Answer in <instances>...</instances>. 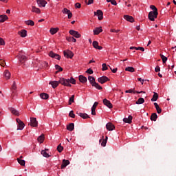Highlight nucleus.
Instances as JSON below:
<instances>
[{
    "label": "nucleus",
    "instance_id": "0eeeda50",
    "mask_svg": "<svg viewBox=\"0 0 176 176\" xmlns=\"http://www.w3.org/2000/svg\"><path fill=\"white\" fill-rule=\"evenodd\" d=\"M98 81L99 83H101V85H104V83H107V82L109 81V78L105 76H102L98 78Z\"/></svg>",
    "mask_w": 176,
    "mask_h": 176
},
{
    "label": "nucleus",
    "instance_id": "9d476101",
    "mask_svg": "<svg viewBox=\"0 0 176 176\" xmlns=\"http://www.w3.org/2000/svg\"><path fill=\"white\" fill-rule=\"evenodd\" d=\"M69 34H70V35H72V36H74V38H80V36H82V35L79 33V32L78 31H75V30H69Z\"/></svg>",
    "mask_w": 176,
    "mask_h": 176
},
{
    "label": "nucleus",
    "instance_id": "20e7f679",
    "mask_svg": "<svg viewBox=\"0 0 176 176\" xmlns=\"http://www.w3.org/2000/svg\"><path fill=\"white\" fill-rule=\"evenodd\" d=\"M63 54L64 57H65L66 58H73L74 56V52L69 50L63 51Z\"/></svg>",
    "mask_w": 176,
    "mask_h": 176
},
{
    "label": "nucleus",
    "instance_id": "c9c22d12",
    "mask_svg": "<svg viewBox=\"0 0 176 176\" xmlns=\"http://www.w3.org/2000/svg\"><path fill=\"white\" fill-rule=\"evenodd\" d=\"M38 142L40 144H43V141H45V135H41L38 138H37Z\"/></svg>",
    "mask_w": 176,
    "mask_h": 176
},
{
    "label": "nucleus",
    "instance_id": "4be33fe9",
    "mask_svg": "<svg viewBox=\"0 0 176 176\" xmlns=\"http://www.w3.org/2000/svg\"><path fill=\"white\" fill-rule=\"evenodd\" d=\"M59 30L60 29L58 28H51L50 30V32L51 35H54L55 34H57V32H58Z\"/></svg>",
    "mask_w": 176,
    "mask_h": 176
},
{
    "label": "nucleus",
    "instance_id": "2f4dec72",
    "mask_svg": "<svg viewBox=\"0 0 176 176\" xmlns=\"http://www.w3.org/2000/svg\"><path fill=\"white\" fill-rule=\"evenodd\" d=\"M40 97L42 98V100H47L49 98V94L46 93H42L40 94Z\"/></svg>",
    "mask_w": 176,
    "mask_h": 176
},
{
    "label": "nucleus",
    "instance_id": "8fccbe9b",
    "mask_svg": "<svg viewBox=\"0 0 176 176\" xmlns=\"http://www.w3.org/2000/svg\"><path fill=\"white\" fill-rule=\"evenodd\" d=\"M64 149V147L61 146V144H59L57 147V151L59 152V153H61L63 152V150Z\"/></svg>",
    "mask_w": 176,
    "mask_h": 176
},
{
    "label": "nucleus",
    "instance_id": "4c0bfd02",
    "mask_svg": "<svg viewBox=\"0 0 176 176\" xmlns=\"http://www.w3.org/2000/svg\"><path fill=\"white\" fill-rule=\"evenodd\" d=\"M66 41L68 42H74V43H76V38L69 36V37H66Z\"/></svg>",
    "mask_w": 176,
    "mask_h": 176
},
{
    "label": "nucleus",
    "instance_id": "69168bd1",
    "mask_svg": "<svg viewBox=\"0 0 176 176\" xmlns=\"http://www.w3.org/2000/svg\"><path fill=\"white\" fill-rule=\"evenodd\" d=\"M110 32H116V34H118V32H120V30L111 29Z\"/></svg>",
    "mask_w": 176,
    "mask_h": 176
},
{
    "label": "nucleus",
    "instance_id": "2eb2a0df",
    "mask_svg": "<svg viewBox=\"0 0 176 176\" xmlns=\"http://www.w3.org/2000/svg\"><path fill=\"white\" fill-rule=\"evenodd\" d=\"M107 141H108V136H105V139H104V136H102V139L99 140V142H101L102 146H107Z\"/></svg>",
    "mask_w": 176,
    "mask_h": 176
},
{
    "label": "nucleus",
    "instance_id": "603ef678",
    "mask_svg": "<svg viewBox=\"0 0 176 176\" xmlns=\"http://www.w3.org/2000/svg\"><path fill=\"white\" fill-rule=\"evenodd\" d=\"M70 12L71 10H68L67 8H64L62 10V13H63L64 14H68Z\"/></svg>",
    "mask_w": 176,
    "mask_h": 176
},
{
    "label": "nucleus",
    "instance_id": "5fc2aeb1",
    "mask_svg": "<svg viewBox=\"0 0 176 176\" xmlns=\"http://www.w3.org/2000/svg\"><path fill=\"white\" fill-rule=\"evenodd\" d=\"M102 71H107L108 69V67L107 66V64H105V63H103L102 65Z\"/></svg>",
    "mask_w": 176,
    "mask_h": 176
},
{
    "label": "nucleus",
    "instance_id": "bf43d9fd",
    "mask_svg": "<svg viewBox=\"0 0 176 176\" xmlns=\"http://www.w3.org/2000/svg\"><path fill=\"white\" fill-rule=\"evenodd\" d=\"M0 65L1 67H5V65H6V62H5L4 60H0Z\"/></svg>",
    "mask_w": 176,
    "mask_h": 176
},
{
    "label": "nucleus",
    "instance_id": "4d7b16f0",
    "mask_svg": "<svg viewBox=\"0 0 176 176\" xmlns=\"http://www.w3.org/2000/svg\"><path fill=\"white\" fill-rule=\"evenodd\" d=\"M0 46H5V40L0 37Z\"/></svg>",
    "mask_w": 176,
    "mask_h": 176
},
{
    "label": "nucleus",
    "instance_id": "a18cd8bd",
    "mask_svg": "<svg viewBox=\"0 0 176 176\" xmlns=\"http://www.w3.org/2000/svg\"><path fill=\"white\" fill-rule=\"evenodd\" d=\"M55 69H56V72H62L63 71V67H61L60 65H55Z\"/></svg>",
    "mask_w": 176,
    "mask_h": 176
},
{
    "label": "nucleus",
    "instance_id": "c85d7f7f",
    "mask_svg": "<svg viewBox=\"0 0 176 176\" xmlns=\"http://www.w3.org/2000/svg\"><path fill=\"white\" fill-rule=\"evenodd\" d=\"M8 19H9V17L6 14L0 15V23H5Z\"/></svg>",
    "mask_w": 176,
    "mask_h": 176
},
{
    "label": "nucleus",
    "instance_id": "58836bf2",
    "mask_svg": "<svg viewBox=\"0 0 176 176\" xmlns=\"http://www.w3.org/2000/svg\"><path fill=\"white\" fill-rule=\"evenodd\" d=\"M75 95H72L69 99V105H72V102H75Z\"/></svg>",
    "mask_w": 176,
    "mask_h": 176
},
{
    "label": "nucleus",
    "instance_id": "6e6d98bb",
    "mask_svg": "<svg viewBox=\"0 0 176 176\" xmlns=\"http://www.w3.org/2000/svg\"><path fill=\"white\" fill-rule=\"evenodd\" d=\"M150 9L153 10V12H157V8L153 5L150 6Z\"/></svg>",
    "mask_w": 176,
    "mask_h": 176
},
{
    "label": "nucleus",
    "instance_id": "e433bc0d",
    "mask_svg": "<svg viewBox=\"0 0 176 176\" xmlns=\"http://www.w3.org/2000/svg\"><path fill=\"white\" fill-rule=\"evenodd\" d=\"M4 76L6 79H10V72L8 70H5L4 72Z\"/></svg>",
    "mask_w": 176,
    "mask_h": 176
},
{
    "label": "nucleus",
    "instance_id": "72a5a7b5",
    "mask_svg": "<svg viewBox=\"0 0 176 176\" xmlns=\"http://www.w3.org/2000/svg\"><path fill=\"white\" fill-rule=\"evenodd\" d=\"M157 98H159V94L157 93L154 92L153 98H151V101L153 102L155 101H157Z\"/></svg>",
    "mask_w": 176,
    "mask_h": 176
},
{
    "label": "nucleus",
    "instance_id": "de8ad7c7",
    "mask_svg": "<svg viewBox=\"0 0 176 176\" xmlns=\"http://www.w3.org/2000/svg\"><path fill=\"white\" fill-rule=\"evenodd\" d=\"M12 91H17V85H16V81L13 82V84L12 85V88H11Z\"/></svg>",
    "mask_w": 176,
    "mask_h": 176
},
{
    "label": "nucleus",
    "instance_id": "79ce46f5",
    "mask_svg": "<svg viewBox=\"0 0 176 176\" xmlns=\"http://www.w3.org/2000/svg\"><path fill=\"white\" fill-rule=\"evenodd\" d=\"M41 155H43V156L44 157H50V155H49V153H47V152L46 151H41Z\"/></svg>",
    "mask_w": 176,
    "mask_h": 176
},
{
    "label": "nucleus",
    "instance_id": "5701e85b",
    "mask_svg": "<svg viewBox=\"0 0 176 176\" xmlns=\"http://www.w3.org/2000/svg\"><path fill=\"white\" fill-rule=\"evenodd\" d=\"M100 32H102V27L96 28L95 30H94V35H98Z\"/></svg>",
    "mask_w": 176,
    "mask_h": 176
},
{
    "label": "nucleus",
    "instance_id": "49530a36",
    "mask_svg": "<svg viewBox=\"0 0 176 176\" xmlns=\"http://www.w3.org/2000/svg\"><path fill=\"white\" fill-rule=\"evenodd\" d=\"M160 57H161V58H162V63H163L164 64H166V63L167 62V57L163 55V54H160Z\"/></svg>",
    "mask_w": 176,
    "mask_h": 176
},
{
    "label": "nucleus",
    "instance_id": "a211bd4d",
    "mask_svg": "<svg viewBox=\"0 0 176 176\" xmlns=\"http://www.w3.org/2000/svg\"><path fill=\"white\" fill-rule=\"evenodd\" d=\"M77 115L82 118V119H89L90 116L87 115L86 113H80V112H77Z\"/></svg>",
    "mask_w": 176,
    "mask_h": 176
},
{
    "label": "nucleus",
    "instance_id": "bb28decb",
    "mask_svg": "<svg viewBox=\"0 0 176 176\" xmlns=\"http://www.w3.org/2000/svg\"><path fill=\"white\" fill-rule=\"evenodd\" d=\"M78 79L81 83H86L87 82V78L83 75H80Z\"/></svg>",
    "mask_w": 176,
    "mask_h": 176
},
{
    "label": "nucleus",
    "instance_id": "f257e3e1",
    "mask_svg": "<svg viewBox=\"0 0 176 176\" xmlns=\"http://www.w3.org/2000/svg\"><path fill=\"white\" fill-rule=\"evenodd\" d=\"M88 80L93 87H96V89L98 90H102V87H101V85H100L98 83L96 82V78H94V77L91 76H88Z\"/></svg>",
    "mask_w": 176,
    "mask_h": 176
},
{
    "label": "nucleus",
    "instance_id": "393cba45",
    "mask_svg": "<svg viewBox=\"0 0 176 176\" xmlns=\"http://www.w3.org/2000/svg\"><path fill=\"white\" fill-rule=\"evenodd\" d=\"M132 120H133V116H129L128 118H124L123 119V122L124 123H129V124L131 123Z\"/></svg>",
    "mask_w": 176,
    "mask_h": 176
},
{
    "label": "nucleus",
    "instance_id": "aec40b11",
    "mask_svg": "<svg viewBox=\"0 0 176 176\" xmlns=\"http://www.w3.org/2000/svg\"><path fill=\"white\" fill-rule=\"evenodd\" d=\"M124 20L129 21V23H134V18L130 15H124Z\"/></svg>",
    "mask_w": 176,
    "mask_h": 176
},
{
    "label": "nucleus",
    "instance_id": "cd10ccee",
    "mask_svg": "<svg viewBox=\"0 0 176 176\" xmlns=\"http://www.w3.org/2000/svg\"><path fill=\"white\" fill-rule=\"evenodd\" d=\"M74 129L75 124L74 123H70L68 125H67V130H68V131H74Z\"/></svg>",
    "mask_w": 176,
    "mask_h": 176
},
{
    "label": "nucleus",
    "instance_id": "09e8293b",
    "mask_svg": "<svg viewBox=\"0 0 176 176\" xmlns=\"http://www.w3.org/2000/svg\"><path fill=\"white\" fill-rule=\"evenodd\" d=\"M69 83H72V85H76V80L73 77H71L70 79H69Z\"/></svg>",
    "mask_w": 176,
    "mask_h": 176
},
{
    "label": "nucleus",
    "instance_id": "ea45409f",
    "mask_svg": "<svg viewBox=\"0 0 176 176\" xmlns=\"http://www.w3.org/2000/svg\"><path fill=\"white\" fill-rule=\"evenodd\" d=\"M157 119V114L155 113H153L151 116V120L153 122H156V120Z\"/></svg>",
    "mask_w": 176,
    "mask_h": 176
},
{
    "label": "nucleus",
    "instance_id": "b1692460",
    "mask_svg": "<svg viewBox=\"0 0 176 176\" xmlns=\"http://www.w3.org/2000/svg\"><path fill=\"white\" fill-rule=\"evenodd\" d=\"M18 34L21 36V38H25L27 36V30H21V31L18 32Z\"/></svg>",
    "mask_w": 176,
    "mask_h": 176
},
{
    "label": "nucleus",
    "instance_id": "c03bdc74",
    "mask_svg": "<svg viewBox=\"0 0 176 176\" xmlns=\"http://www.w3.org/2000/svg\"><path fill=\"white\" fill-rule=\"evenodd\" d=\"M144 102H145V100L144 99V98H140L136 101V104H144Z\"/></svg>",
    "mask_w": 176,
    "mask_h": 176
},
{
    "label": "nucleus",
    "instance_id": "052dcab7",
    "mask_svg": "<svg viewBox=\"0 0 176 176\" xmlns=\"http://www.w3.org/2000/svg\"><path fill=\"white\" fill-rule=\"evenodd\" d=\"M86 74H89V75H92L93 74V69H91V68L88 69L86 72Z\"/></svg>",
    "mask_w": 176,
    "mask_h": 176
},
{
    "label": "nucleus",
    "instance_id": "1a4fd4ad",
    "mask_svg": "<svg viewBox=\"0 0 176 176\" xmlns=\"http://www.w3.org/2000/svg\"><path fill=\"white\" fill-rule=\"evenodd\" d=\"M30 125L31 127H38V121L36 120V118H30Z\"/></svg>",
    "mask_w": 176,
    "mask_h": 176
},
{
    "label": "nucleus",
    "instance_id": "680f3d73",
    "mask_svg": "<svg viewBox=\"0 0 176 176\" xmlns=\"http://www.w3.org/2000/svg\"><path fill=\"white\" fill-rule=\"evenodd\" d=\"M98 105V102H95L94 104H93L91 109H96L97 108Z\"/></svg>",
    "mask_w": 176,
    "mask_h": 176
},
{
    "label": "nucleus",
    "instance_id": "37998d69",
    "mask_svg": "<svg viewBox=\"0 0 176 176\" xmlns=\"http://www.w3.org/2000/svg\"><path fill=\"white\" fill-rule=\"evenodd\" d=\"M17 161H18V163H19V164L21 166H25V161L24 160L17 158Z\"/></svg>",
    "mask_w": 176,
    "mask_h": 176
},
{
    "label": "nucleus",
    "instance_id": "13d9d810",
    "mask_svg": "<svg viewBox=\"0 0 176 176\" xmlns=\"http://www.w3.org/2000/svg\"><path fill=\"white\" fill-rule=\"evenodd\" d=\"M42 65L44 68H49V63L47 62H43Z\"/></svg>",
    "mask_w": 176,
    "mask_h": 176
},
{
    "label": "nucleus",
    "instance_id": "6ab92c4d",
    "mask_svg": "<svg viewBox=\"0 0 176 176\" xmlns=\"http://www.w3.org/2000/svg\"><path fill=\"white\" fill-rule=\"evenodd\" d=\"M92 45L94 49H97L98 50H102V47L98 45V41H93Z\"/></svg>",
    "mask_w": 176,
    "mask_h": 176
},
{
    "label": "nucleus",
    "instance_id": "c756f323",
    "mask_svg": "<svg viewBox=\"0 0 176 176\" xmlns=\"http://www.w3.org/2000/svg\"><path fill=\"white\" fill-rule=\"evenodd\" d=\"M32 12L33 13H36L37 14H40L41 13V9L35 7V6H32Z\"/></svg>",
    "mask_w": 176,
    "mask_h": 176
},
{
    "label": "nucleus",
    "instance_id": "f8f14e48",
    "mask_svg": "<svg viewBox=\"0 0 176 176\" xmlns=\"http://www.w3.org/2000/svg\"><path fill=\"white\" fill-rule=\"evenodd\" d=\"M49 56H50V57H52V58H56V60H61V56L59 54H57L53 52V51H51L49 53Z\"/></svg>",
    "mask_w": 176,
    "mask_h": 176
},
{
    "label": "nucleus",
    "instance_id": "39448f33",
    "mask_svg": "<svg viewBox=\"0 0 176 176\" xmlns=\"http://www.w3.org/2000/svg\"><path fill=\"white\" fill-rule=\"evenodd\" d=\"M18 60L21 64H24V63H25V60H27V56H25V55H23L22 52H20L18 55Z\"/></svg>",
    "mask_w": 176,
    "mask_h": 176
},
{
    "label": "nucleus",
    "instance_id": "3c124183",
    "mask_svg": "<svg viewBox=\"0 0 176 176\" xmlns=\"http://www.w3.org/2000/svg\"><path fill=\"white\" fill-rule=\"evenodd\" d=\"M107 2H110L111 5H114V6H116V5H118L116 0H107Z\"/></svg>",
    "mask_w": 176,
    "mask_h": 176
},
{
    "label": "nucleus",
    "instance_id": "338daca9",
    "mask_svg": "<svg viewBox=\"0 0 176 176\" xmlns=\"http://www.w3.org/2000/svg\"><path fill=\"white\" fill-rule=\"evenodd\" d=\"M110 69L113 72V74H116V72H118V68L112 69V67H110Z\"/></svg>",
    "mask_w": 176,
    "mask_h": 176
},
{
    "label": "nucleus",
    "instance_id": "7ed1b4c3",
    "mask_svg": "<svg viewBox=\"0 0 176 176\" xmlns=\"http://www.w3.org/2000/svg\"><path fill=\"white\" fill-rule=\"evenodd\" d=\"M157 14H159V12L157 11H151L148 13V19L151 21H155V19H157Z\"/></svg>",
    "mask_w": 176,
    "mask_h": 176
},
{
    "label": "nucleus",
    "instance_id": "a878e982",
    "mask_svg": "<svg viewBox=\"0 0 176 176\" xmlns=\"http://www.w3.org/2000/svg\"><path fill=\"white\" fill-rule=\"evenodd\" d=\"M69 164V160H63L61 164V168H65Z\"/></svg>",
    "mask_w": 176,
    "mask_h": 176
},
{
    "label": "nucleus",
    "instance_id": "423d86ee",
    "mask_svg": "<svg viewBox=\"0 0 176 176\" xmlns=\"http://www.w3.org/2000/svg\"><path fill=\"white\" fill-rule=\"evenodd\" d=\"M16 122L18 123V128L17 130H23L24 127H25V124L20 118H16Z\"/></svg>",
    "mask_w": 176,
    "mask_h": 176
},
{
    "label": "nucleus",
    "instance_id": "f704fd0d",
    "mask_svg": "<svg viewBox=\"0 0 176 176\" xmlns=\"http://www.w3.org/2000/svg\"><path fill=\"white\" fill-rule=\"evenodd\" d=\"M26 25H31V27H34L35 25V23L32 20H28L25 22Z\"/></svg>",
    "mask_w": 176,
    "mask_h": 176
},
{
    "label": "nucleus",
    "instance_id": "473e14b6",
    "mask_svg": "<svg viewBox=\"0 0 176 176\" xmlns=\"http://www.w3.org/2000/svg\"><path fill=\"white\" fill-rule=\"evenodd\" d=\"M154 107H155L157 113H162V109L159 107V104L157 102L154 103Z\"/></svg>",
    "mask_w": 176,
    "mask_h": 176
},
{
    "label": "nucleus",
    "instance_id": "a19ab883",
    "mask_svg": "<svg viewBox=\"0 0 176 176\" xmlns=\"http://www.w3.org/2000/svg\"><path fill=\"white\" fill-rule=\"evenodd\" d=\"M125 71H128V72H135V69L133 67H127L125 68Z\"/></svg>",
    "mask_w": 176,
    "mask_h": 176
},
{
    "label": "nucleus",
    "instance_id": "f3484780",
    "mask_svg": "<svg viewBox=\"0 0 176 176\" xmlns=\"http://www.w3.org/2000/svg\"><path fill=\"white\" fill-rule=\"evenodd\" d=\"M125 93H130L131 94H135V93H137L138 94H141L142 93H145V91H134V89H129V90H126L125 91Z\"/></svg>",
    "mask_w": 176,
    "mask_h": 176
},
{
    "label": "nucleus",
    "instance_id": "0e129e2a",
    "mask_svg": "<svg viewBox=\"0 0 176 176\" xmlns=\"http://www.w3.org/2000/svg\"><path fill=\"white\" fill-rule=\"evenodd\" d=\"M80 8H81V5H80V3H75V8L76 9H80Z\"/></svg>",
    "mask_w": 176,
    "mask_h": 176
},
{
    "label": "nucleus",
    "instance_id": "4468645a",
    "mask_svg": "<svg viewBox=\"0 0 176 176\" xmlns=\"http://www.w3.org/2000/svg\"><path fill=\"white\" fill-rule=\"evenodd\" d=\"M106 129H107V130H108V131H112L115 130V125H113V124H112V122H108L106 124Z\"/></svg>",
    "mask_w": 176,
    "mask_h": 176
},
{
    "label": "nucleus",
    "instance_id": "864d4df0",
    "mask_svg": "<svg viewBox=\"0 0 176 176\" xmlns=\"http://www.w3.org/2000/svg\"><path fill=\"white\" fill-rule=\"evenodd\" d=\"M69 116L70 118H72V119H75V113H74V111H70L69 113Z\"/></svg>",
    "mask_w": 176,
    "mask_h": 176
},
{
    "label": "nucleus",
    "instance_id": "7c9ffc66",
    "mask_svg": "<svg viewBox=\"0 0 176 176\" xmlns=\"http://www.w3.org/2000/svg\"><path fill=\"white\" fill-rule=\"evenodd\" d=\"M17 97V91H12V94H11V101L13 102L14 101V98Z\"/></svg>",
    "mask_w": 176,
    "mask_h": 176
},
{
    "label": "nucleus",
    "instance_id": "9b49d317",
    "mask_svg": "<svg viewBox=\"0 0 176 176\" xmlns=\"http://www.w3.org/2000/svg\"><path fill=\"white\" fill-rule=\"evenodd\" d=\"M36 2L39 8H45L47 4V1H46V0H36Z\"/></svg>",
    "mask_w": 176,
    "mask_h": 176
},
{
    "label": "nucleus",
    "instance_id": "6e6552de",
    "mask_svg": "<svg viewBox=\"0 0 176 176\" xmlns=\"http://www.w3.org/2000/svg\"><path fill=\"white\" fill-rule=\"evenodd\" d=\"M94 15L98 16V20L101 21L104 19V13L101 10H98L97 12H94Z\"/></svg>",
    "mask_w": 176,
    "mask_h": 176
},
{
    "label": "nucleus",
    "instance_id": "dca6fc26",
    "mask_svg": "<svg viewBox=\"0 0 176 176\" xmlns=\"http://www.w3.org/2000/svg\"><path fill=\"white\" fill-rule=\"evenodd\" d=\"M49 85H51V86L52 87V89H56V87H57L58 86V85H60V80L58 81H50L49 82Z\"/></svg>",
    "mask_w": 176,
    "mask_h": 176
},
{
    "label": "nucleus",
    "instance_id": "ddd939ff",
    "mask_svg": "<svg viewBox=\"0 0 176 176\" xmlns=\"http://www.w3.org/2000/svg\"><path fill=\"white\" fill-rule=\"evenodd\" d=\"M103 104L110 109L113 108V105H112V103H111V101L108 100L107 98H104L103 100Z\"/></svg>",
    "mask_w": 176,
    "mask_h": 176
},
{
    "label": "nucleus",
    "instance_id": "e2e57ef3",
    "mask_svg": "<svg viewBox=\"0 0 176 176\" xmlns=\"http://www.w3.org/2000/svg\"><path fill=\"white\" fill-rule=\"evenodd\" d=\"M136 50H140L141 52H145V48L143 47H136Z\"/></svg>",
    "mask_w": 176,
    "mask_h": 176
},
{
    "label": "nucleus",
    "instance_id": "f03ea898",
    "mask_svg": "<svg viewBox=\"0 0 176 176\" xmlns=\"http://www.w3.org/2000/svg\"><path fill=\"white\" fill-rule=\"evenodd\" d=\"M59 83L63 86H67V87H72V85L69 83V79H65L64 78H60L59 79Z\"/></svg>",
    "mask_w": 176,
    "mask_h": 176
},
{
    "label": "nucleus",
    "instance_id": "774afa93",
    "mask_svg": "<svg viewBox=\"0 0 176 176\" xmlns=\"http://www.w3.org/2000/svg\"><path fill=\"white\" fill-rule=\"evenodd\" d=\"M68 19H72V12L71 11L67 14Z\"/></svg>",
    "mask_w": 176,
    "mask_h": 176
},
{
    "label": "nucleus",
    "instance_id": "412c9836",
    "mask_svg": "<svg viewBox=\"0 0 176 176\" xmlns=\"http://www.w3.org/2000/svg\"><path fill=\"white\" fill-rule=\"evenodd\" d=\"M10 111L12 113V115H14L15 116H20V113L16 109L11 107L10 109Z\"/></svg>",
    "mask_w": 176,
    "mask_h": 176
}]
</instances>
